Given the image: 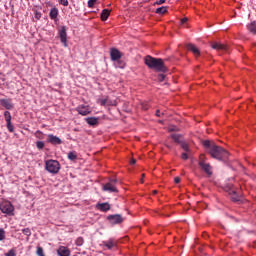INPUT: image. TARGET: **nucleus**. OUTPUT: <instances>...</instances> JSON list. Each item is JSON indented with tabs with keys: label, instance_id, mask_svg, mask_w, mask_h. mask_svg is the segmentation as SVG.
Returning a JSON list of instances; mask_svg holds the SVG:
<instances>
[{
	"label": "nucleus",
	"instance_id": "1",
	"mask_svg": "<svg viewBox=\"0 0 256 256\" xmlns=\"http://www.w3.org/2000/svg\"><path fill=\"white\" fill-rule=\"evenodd\" d=\"M203 146L213 159L225 161V159H228L229 157V152L227 150L223 149L221 146H217V144L211 140H205Z\"/></svg>",
	"mask_w": 256,
	"mask_h": 256
},
{
	"label": "nucleus",
	"instance_id": "2",
	"mask_svg": "<svg viewBox=\"0 0 256 256\" xmlns=\"http://www.w3.org/2000/svg\"><path fill=\"white\" fill-rule=\"evenodd\" d=\"M145 65L149 67V69H154V71H158V73H167V67L161 58H153L148 55L144 59Z\"/></svg>",
	"mask_w": 256,
	"mask_h": 256
},
{
	"label": "nucleus",
	"instance_id": "3",
	"mask_svg": "<svg viewBox=\"0 0 256 256\" xmlns=\"http://www.w3.org/2000/svg\"><path fill=\"white\" fill-rule=\"evenodd\" d=\"M198 165L200 169L205 172L206 175H208L209 177L213 175V167H211V164L207 163V158H205V155L201 154L199 156Z\"/></svg>",
	"mask_w": 256,
	"mask_h": 256
},
{
	"label": "nucleus",
	"instance_id": "4",
	"mask_svg": "<svg viewBox=\"0 0 256 256\" xmlns=\"http://www.w3.org/2000/svg\"><path fill=\"white\" fill-rule=\"evenodd\" d=\"M45 169L48 173L57 174L61 169V164L57 160H47L45 162Z\"/></svg>",
	"mask_w": 256,
	"mask_h": 256
},
{
	"label": "nucleus",
	"instance_id": "5",
	"mask_svg": "<svg viewBox=\"0 0 256 256\" xmlns=\"http://www.w3.org/2000/svg\"><path fill=\"white\" fill-rule=\"evenodd\" d=\"M117 183H119L117 179H112L103 186V190L107 191L108 193H118L119 190L117 189V186H116Z\"/></svg>",
	"mask_w": 256,
	"mask_h": 256
},
{
	"label": "nucleus",
	"instance_id": "6",
	"mask_svg": "<svg viewBox=\"0 0 256 256\" xmlns=\"http://www.w3.org/2000/svg\"><path fill=\"white\" fill-rule=\"evenodd\" d=\"M0 210L2 213L6 215H13V211H15V207L9 201L2 202L0 204Z\"/></svg>",
	"mask_w": 256,
	"mask_h": 256
},
{
	"label": "nucleus",
	"instance_id": "7",
	"mask_svg": "<svg viewBox=\"0 0 256 256\" xmlns=\"http://www.w3.org/2000/svg\"><path fill=\"white\" fill-rule=\"evenodd\" d=\"M110 225H121L125 219L120 214H112L107 216Z\"/></svg>",
	"mask_w": 256,
	"mask_h": 256
},
{
	"label": "nucleus",
	"instance_id": "8",
	"mask_svg": "<svg viewBox=\"0 0 256 256\" xmlns=\"http://www.w3.org/2000/svg\"><path fill=\"white\" fill-rule=\"evenodd\" d=\"M77 113L82 116L90 115L91 107L89 105L81 104L76 108Z\"/></svg>",
	"mask_w": 256,
	"mask_h": 256
},
{
	"label": "nucleus",
	"instance_id": "9",
	"mask_svg": "<svg viewBox=\"0 0 256 256\" xmlns=\"http://www.w3.org/2000/svg\"><path fill=\"white\" fill-rule=\"evenodd\" d=\"M59 37L64 47H67V27L62 26L59 30Z\"/></svg>",
	"mask_w": 256,
	"mask_h": 256
},
{
	"label": "nucleus",
	"instance_id": "10",
	"mask_svg": "<svg viewBox=\"0 0 256 256\" xmlns=\"http://www.w3.org/2000/svg\"><path fill=\"white\" fill-rule=\"evenodd\" d=\"M47 141L48 143H51V145H61V143H63V140H61V138L53 134L48 135Z\"/></svg>",
	"mask_w": 256,
	"mask_h": 256
},
{
	"label": "nucleus",
	"instance_id": "11",
	"mask_svg": "<svg viewBox=\"0 0 256 256\" xmlns=\"http://www.w3.org/2000/svg\"><path fill=\"white\" fill-rule=\"evenodd\" d=\"M110 57L112 61H119V59H121V51H119L117 48H111Z\"/></svg>",
	"mask_w": 256,
	"mask_h": 256
},
{
	"label": "nucleus",
	"instance_id": "12",
	"mask_svg": "<svg viewBox=\"0 0 256 256\" xmlns=\"http://www.w3.org/2000/svg\"><path fill=\"white\" fill-rule=\"evenodd\" d=\"M96 209H98V211H102L103 213H107V211L111 210V204L104 202V203H98L96 205Z\"/></svg>",
	"mask_w": 256,
	"mask_h": 256
},
{
	"label": "nucleus",
	"instance_id": "13",
	"mask_svg": "<svg viewBox=\"0 0 256 256\" xmlns=\"http://www.w3.org/2000/svg\"><path fill=\"white\" fill-rule=\"evenodd\" d=\"M212 49H215L216 51H227L228 46L225 44H221L219 42H213L211 44Z\"/></svg>",
	"mask_w": 256,
	"mask_h": 256
},
{
	"label": "nucleus",
	"instance_id": "14",
	"mask_svg": "<svg viewBox=\"0 0 256 256\" xmlns=\"http://www.w3.org/2000/svg\"><path fill=\"white\" fill-rule=\"evenodd\" d=\"M186 47H187L188 51H191L195 55V57H199V55H201L199 48H197V46H195V44H187Z\"/></svg>",
	"mask_w": 256,
	"mask_h": 256
},
{
	"label": "nucleus",
	"instance_id": "15",
	"mask_svg": "<svg viewBox=\"0 0 256 256\" xmlns=\"http://www.w3.org/2000/svg\"><path fill=\"white\" fill-rule=\"evenodd\" d=\"M59 256H71V251L65 246H60L57 250Z\"/></svg>",
	"mask_w": 256,
	"mask_h": 256
},
{
	"label": "nucleus",
	"instance_id": "16",
	"mask_svg": "<svg viewBox=\"0 0 256 256\" xmlns=\"http://www.w3.org/2000/svg\"><path fill=\"white\" fill-rule=\"evenodd\" d=\"M0 105H2V107H5L8 110L13 109V103L11 102V99H1Z\"/></svg>",
	"mask_w": 256,
	"mask_h": 256
},
{
	"label": "nucleus",
	"instance_id": "17",
	"mask_svg": "<svg viewBox=\"0 0 256 256\" xmlns=\"http://www.w3.org/2000/svg\"><path fill=\"white\" fill-rule=\"evenodd\" d=\"M86 123H88V125L95 127V125H99V118L97 117H88L85 118Z\"/></svg>",
	"mask_w": 256,
	"mask_h": 256
},
{
	"label": "nucleus",
	"instance_id": "18",
	"mask_svg": "<svg viewBox=\"0 0 256 256\" xmlns=\"http://www.w3.org/2000/svg\"><path fill=\"white\" fill-rule=\"evenodd\" d=\"M228 193H229L230 199L232 201H234V202L239 201L240 195L237 193V191H235V189H230Z\"/></svg>",
	"mask_w": 256,
	"mask_h": 256
},
{
	"label": "nucleus",
	"instance_id": "19",
	"mask_svg": "<svg viewBox=\"0 0 256 256\" xmlns=\"http://www.w3.org/2000/svg\"><path fill=\"white\" fill-rule=\"evenodd\" d=\"M49 17L50 19H52L53 21H55V19H57V17H59V9L57 8H52L50 10V13H49Z\"/></svg>",
	"mask_w": 256,
	"mask_h": 256
},
{
	"label": "nucleus",
	"instance_id": "20",
	"mask_svg": "<svg viewBox=\"0 0 256 256\" xmlns=\"http://www.w3.org/2000/svg\"><path fill=\"white\" fill-rule=\"evenodd\" d=\"M103 245L104 247H107V249H113V247L117 246V243L115 242V240L110 239L108 241H103Z\"/></svg>",
	"mask_w": 256,
	"mask_h": 256
},
{
	"label": "nucleus",
	"instance_id": "21",
	"mask_svg": "<svg viewBox=\"0 0 256 256\" xmlns=\"http://www.w3.org/2000/svg\"><path fill=\"white\" fill-rule=\"evenodd\" d=\"M109 15H111V10L109 9H104L101 12V21H107L109 19Z\"/></svg>",
	"mask_w": 256,
	"mask_h": 256
},
{
	"label": "nucleus",
	"instance_id": "22",
	"mask_svg": "<svg viewBox=\"0 0 256 256\" xmlns=\"http://www.w3.org/2000/svg\"><path fill=\"white\" fill-rule=\"evenodd\" d=\"M170 137L173 139V141H175V143H178L179 145H181L183 142V136L181 134H171Z\"/></svg>",
	"mask_w": 256,
	"mask_h": 256
},
{
	"label": "nucleus",
	"instance_id": "23",
	"mask_svg": "<svg viewBox=\"0 0 256 256\" xmlns=\"http://www.w3.org/2000/svg\"><path fill=\"white\" fill-rule=\"evenodd\" d=\"M247 29H248V31H250V33H253V35H256V21L248 24Z\"/></svg>",
	"mask_w": 256,
	"mask_h": 256
},
{
	"label": "nucleus",
	"instance_id": "24",
	"mask_svg": "<svg viewBox=\"0 0 256 256\" xmlns=\"http://www.w3.org/2000/svg\"><path fill=\"white\" fill-rule=\"evenodd\" d=\"M167 11V7L162 6L156 9V13L158 15H165V12Z\"/></svg>",
	"mask_w": 256,
	"mask_h": 256
},
{
	"label": "nucleus",
	"instance_id": "25",
	"mask_svg": "<svg viewBox=\"0 0 256 256\" xmlns=\"http://www.w3.org/2000/svg\"><path fill=\"white\" fill-rule=\"evenodd\" d=\"M68 159L70 161H75L77 159V152L72 151L68 153Z\"/></svg>",
	"mask_w": 256,
	"mask_h": 256
},
{
	"label": "nucleus",
	"instance_id": "26",
	"mask_svg": "<svg viewBox=\"0 0 256 256\" xmlns=\"http://www.w3.org/2000/svg\"><path fill=\"white\" fill-rule=\"evenodd\" d=\"M182 149L185 151V153H191V149L189 148V144L182 142L181 144Z\"/></svg>",
	"mask_w": 256,
	"mask_h": 256
},
{
	"label": "nucleus",
	"instance_id": "27",
	"mask_svg": "<svg viewBox=\"0 0 256 256\" xmlns=\"http://www.w3.org/2000/svg\"><path fill=\"white\" fill-rule=\"evenodd\" d=\"M4 118H5L6 123H11V112L5 111Z\"/></svg>",
	"mask_w": 256,
	"mask_h": 256
},
{
	"label": "nucleus",
	"instance_id": "28",
	"mask_svg": "<svg viewBox=\"0 0 256 256\" xmlns=\"http://www.w3.org/2000/svg\"><path fill=\"white\" fill-rule=\"evenodd\" d=\"M34 135H35L36 139H44V137H45V134H43V132H41L40 130L36 131L34 133Z\"/></svg>",
	"mask_w": 256,
	"mask_h": 256
},
{
	"label": "nucleus",
	"instance_id": "29",
	"mask_svg": "<svg viewBox=\"0 0 256 256\" xmlns=\"http://www.w3.org/2000/svg\"><path fill=\"white\" fill-rule=\"evenodd\" d=\"M6 127L10 133H13V131H15V127L11 122H6Z\"/></svg>",
	"mask_w": 256,
	"mask_h": 256
},
{
	"label": "nucleus",
	"instance_id": "30",
	"mask_svg": "<svg viewBox=\"0 0 256 256\" xmlns=\"http://www.w3.org/2000/svg\"><path fill=\"white\" fill-rule=\"evenodd\" d=\"M23 235H26V237H31V229L29 228H24L22 229Z\"/></svg>",
	"mask_w": 256,
	"mask_h": 256
},
{
	"label": "nucleus",
	"instance_id": "31",
	"mask_svg": "<svg viewBox=\"0 0 256 256\" xmlns=\"http://www.w3.org/2000/svg\"><path fill=\"white\" fill-rule=\"evenodd\" d=\"M36 254H37L38 256H45V253L43 252V247L38 246V247H37V250H36Z\"/></svg>",
	"mask_w": 256,
	"mask_h": 256
},
{
	"label": "nucleus",
	"instance_id": "32",
	"mask_svg": "<svg viewBox=\"0 0 256 256\" xmlns=\"http://www.w3.org/2000/svg\"><path fill=\"white\" fill-rule=\"evenodd\" d=\"M36 147H37V149H44V147H45V142H43V141H37L36 142Z\"/></svg>",
	"mask_w": 256,
	"mask_h": 256
},
{
	"label": "nucleus",
	"instance_id": "33",
	"mask_svg": "<svg viewBox=\"0 0 256 256\" xmlns=\"http://www.w3.org/2000/svg\"><path fill=\"white\" fill-rule=\"evenodd\" d=\"M75 243H76L77 247H81L83 245V243H84L83 237H78L76 239Z\"/></svg>",
	"mask_w": 256,
	"mask_h": 256
},
{
	"label": "nucleus",
	"instance_id": "34",
	"mask_svg": "<svg viewBox=\"0 0 256 256\" xmlns=\"http://www.w3.org/2000/svg\"><path fill=\"white\" fill-rule=\"evenodd\" d=\"M107 101H108V98L99 99V100H98V103H99L102 107H105V105H107Z\"/></svg>",
	"mask_w": 256,
	"mask_h": 256
},
{
	"label": "nucleus",
	"instance_id": "35",
	"mask_svg": "<svg viewBox=\"0 0 256 256\" xmlns=\"http://www.w3.org/2000/svg\"><path fill=\"white\" fill-rule=\"evenodd\" d=\"M95 3H97V0H89L88 1V7L90 9H93V7H95Z\"/></svg>",
	"mask_w": 256,
	"mask_h": 256
},
{
	"label": "nucleus",
	"instance_id": "36",
	"mask_svg": "<svg viewBox=\"0 0 256 256\" xmlns=\"http://www.w3.org/2000/svg\"><path fill=\"white\" fill-rule=\"evenodd\" d=\"M5 239V229L0 228V241H4Z\"/></svg>",
	"mask_w": 256,
	"mask_h": 256
},
{
	"label": "nucleus",
	"instance_id": "37",
	"mask_svg": "<svg viewBox=\"0 0 256 256\" xmlns=\"http://www.w3.org/2000/svg\"><path fill=\"white\" fill-rule=\"evenodd\" d=\"M5 256H17V253H15V250L10 249V250L5 254Z\"/></svg>",
	"mask_w": 256,
	"mask_h": 256
},
{
	"label": "nucleus",
	"instance_id": "38",
	"mask_svg": "<svg viewBox=\"0 0 256 256\" xmlns=\"http://www.w3.org/2000/svg\"><path fill=\"white\" fill-rule=\"evenodd\" d=\"M60 5H63L64 7L69 6V0H59Z\"/></svg>",
	"mask_w": 256,
	"mask_h": 256
},
{
	"label": "nucleus",
	"instance_id": "39",
	"mask_svg": "<svg viewBox=\"0 0 256 256\" xmlns=\"http://www.w3.org/2000/svg\"><path fill=\"white\" fill-rule=\"evenodd\" d=\"M106 105H107L108 107L115 106V105H117V102H116V101H111V100H109V98H108Z\"/></svg>",
	"mask_w": 256,
	"mask_h": 256
},
{
	"label": "nucleus",
	"instance_id": "40",
	"mask_svg": "<svg viewBox=\"0 0 256 256\" xmlns=\"http://www.w3.org/2000/svg\"><path fill=\"white\" fill-rule=\"evenodd\" d=\"M181 159H183L184 161H187V159H189V155L186 152H184L181 154Z\"/></svg>",
	"mask_w": 256,
	"mask_h": 256
},
{
	"label": "nucleus",
	"instance_id": "41",
	"mask_svg": "<svg viewBox=\"0 0 256 256\" xmlns=\"http://www.w3.org/2000/svg\"><path fill=\"white\" fill-rule=\"evenodd\" d=\"M168 131L172 133L173 131H179V129L176 126H171L168 128Z\"/></svg>",
	"mask_w": 256,
	"mask_h": 256
},
{
	"label": "nucleus",
	"instance_id": "42",
	"mask_svg": "<svg viewBox=\"0 0 256 256\" xmlns=\"http://www.w3.org/2000/svg\"><path fill=\"white\" fill-rule=\"evenodd\" d=\"M158 81H160V82L165 81V74L158 75Z\"/></svg>",
	"mask_w": 256,
	"mask_h": 256
},
{
	"label": "nucleus",
	"instance_id": "43",
	"mask_svg": "<svg viewBox=\"0 0 256 256\" xmlns=\"http://www.w3.org/2000/svg\"><path fill=\"white\" fill-rule=\"evenodd\" d=\"M187 21H189L188 18H182L181 19V25H185V23H187Z\"/></svg>",
	"mask_w": 256,
	"mask_h": 256
},
{
	"label": "nucleus",
	"instance_id": "44",
	"mask_svg": "<svg viewBox=\"0 0 256 256\" xmlns=\"http://www.w3.org/2000/svg\"><path fill=\"white\" fill-rule=\"evenodd\" d=\"M174 182L177 183H181V178L180 177H175L174 178Z\"/></svg>",
	"mask_w": 256,
	"mask_h": 256
},
{
	"label": "nucleus",
	"instance_id": "45",
	"mask_svg": "<svg viewBox=\"0 0 256 256\" xmlns=\"http://www.w3.org/2000/svg\"><path fill=\"white\" fill-rule=\"evenodd\" d=\"M135 163H137V160L135 158H132L130 160V165H135Z\"/></svg>",
	"mask_w": 256,
	"mask_h": 256
},
{
	"label": "nucleus",
	"instance_id": "46",
	"mask_svg": "<svg viewBox=\"0 0 256 256\" xmlns=\"http://www.w3.org/2000/svg\"><path fill=\"white\" fill-rule=\"evenodd\" d=\"M163 3H165V0H158L156 2V5H163Z\"/></svg>",
	"mask_w": 256,
	"mask_h": 256
},
{
	"label": "nucleus",
	"instance_id": "47",
	"mask_svg": "<svg viewBox=\"0 0 256 256\" xmlns=\"http://www.w3.org/2000/svg\"><path fill=\"white\" fill-rule=\"evenodd\" d=\"M35 19H41V14L36 13V15H35Z\"/></svg>",
	"mask_w": 256,
	"mask_h": 256
},
{
	"label": "nucleus",
	"instance_id": "48",
	"mask_svg": "<svg viewBox=\"0 0 256 256\" xmlns=\"http://www.w3.org/2000/svg\"><path fill=\"white\" fill-rule=\"evenodd\" d=\"M156 116H157V117H161V111L157 110V111H156Z\"/></svg>",
	"mask_w": 256,
	"mask_h": 256
},
{
	"label": "nucleus",
	"instance_id": "49",
	"mask_svg": "<svg viewBox=\"0 0 256 256\" xmlns=\"http://www.w3.org/2000/svg\"><path fill=\"white\" fill-rule=\"evenodd\" d=\"M143 179H145V174H142V178L140 179V183H144Z\"/></svg>",
	"mask_w": 256,
	"mask_h": 256
},
{
	"label": "nucleus",
	"instance_id": "50",
	"mask_svg": "<svg viewBox=\"0 0 256 256\" xmlns=\"http://www.w3.org/2000/svg\"><path fill=\"white\" fill-rule=\"evenodd\" d=\"M153 193H154V195H157V190H154Z\"/></svg>",
	"mask_w": 256,
	"mask_h": 256
},
{
	"label": "nucleus",
	"instance_id": "51",
	"mask_svg": "<svg viewBox=\"0 0 256 256\" xmlns=\"http://www.w3.org/2000/svg\"><path fill=\"white\" fill-rule=\"evenodd\" d=\"M167 148H168V149H171V147H170V146H167Z\"/></svg>",
	"mask_w": 256,
	"mask_h": 256
},
{
	"label": "nucleus",
	"instance_id": "52",
	"mask_svg": "<svg viewBox=\"0 0 256 256\" xmlns=\"http://www.w3.org/2000/svg\"><path fill=\"white\" fill-rule=\"evenodd\" d=\"M144 109H148V107H144Z\"/></svg>",
	"mask_w": 256,
	"mask_h": 256
}]
</instances>
